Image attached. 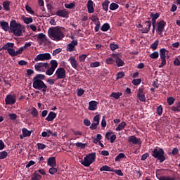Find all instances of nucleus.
Returning a JSON list of instances; mask_svg holds the SVG:
<instances>
[{
  "mask_svg": "<svg viewBox=\"0 0 180 180\" xmlns=\"http://www.w3.org/2000/svg\"><path fill=\"white\" fill-rule=\"evenodd\" d=\"M122 93L120 92H112L110 96H112V98H114L115 99H119V98H120L122 96Z\"/></svg>",
  "mask_w": 180,
  "mask_h": 180,
  "instance_id": "nucleus-35",
  "label": "nucleus"
},
{
  "mask_svg": "<svg viewBox=\"0 0 180 180\" xmlns=\"http://www.w3.org/2000/svg\"><path fill=\"white\" fill-rule=\"evenodd\" d=\"M88 57V55L86 54H82L79 56V60L80 63H84L85 61V59Z\"/></svg>",
  "mask_w": 180,
  "mask_h": 180,
  "instance_id": "nucleus-51",
  "label": "nucleus"
},
{
  "mask_svg": "<svg viewBox=\"0 0 180 180\" xmlns=\"http://www.w3.org/2000/svg\"><path fill=\"white\" fill-rule=\"evenodd\" d=\"M6 105H15L16 103V97L8 94L5 98Z\"/></svg>",
  "mask_w": 180,
  "mask_h": 180,
  "instance_id": "nucleus-12",
  "label": "nucleus"
},
{
  "mask_svg": "<svg viewBox=\"0 0 180 180\" xmlns=\"http://www.w3.org/2000/svg\"><path fill=\"white\" fill-rule=\"evenodd\" d=\"M87 11L89 13H94V12H95V8H94V1L92 0H89L87 1Z\"/></svg>",
  "mask_w": 180,
  "mask_h": 180,
  "instance_id": "nucleus-17",
  "label": "nucleus"
},
{
  "mask_svg": "<svg viewBox=\"0 0 180 180\" xmlns=\"http://www.w3.org/2000/svg\"><path fill=\"white\" fill-rule=\"evenodd\" d=\"M122 158H126V155L124 153H120L115 157V161L119 162Z\"/></svg>",
  "mask_w": 180,
  "mask_h": 180,
  "instance_id": "nucleus-42",
  "label": "nucleus"
},
{
  "mask_svg": "<svg viewBox=\"0 0 180 180\" xmlns=\"http://www.w3.org/2000/svg\"><path fill=\"white\" fill-rule=\"evenodd\" d=\"M150 17L152 18L153 26H155V20L160 18V14L156 13L155 14L150 13Z\"/></svg>",
  "mask_w": 180,
  "mask_h": 180,
  "instance_id": "nucleus-28",
  "label": "nucleus"
},
{
  "mask_svg": "<svg viewBox=\"0 0 180 180\" xmlns=\"http://www.w3.org/2000/svg\"><path fill=\"white\" fill-rule=\"evenodd\" d=\"M31 115L33 116V117H37V116H39V111H37L36 108L32 107L31 108Z\"/></svg>",
  "mask_w": 180,
  "mask_h": 180,
  "instance_id": "nucleus-34",
  "label": "nucleus"
},
{
  "mask_svg": "<svg viewBox=\"0 0 180 180\" xmlns=\"http://www.w3.org/2000/svg\"><path fill=\"white\" fill-rule=\"evenodd\" d=\"M48 33L49 37H50L51 40H54L55 41H60L65 37V35L64 34V32H63V30L57 27L50 28L48 31Z\"/></svg>",
  "mask_w": 180,
  "mask_h": 180,
  "instance_id": "nucleus-3",
  "label": "nucleus"
},
{
  "mask_svg": "<svg viewBox=\"0 0 180 180\" xmlns=\"http://www.w3.org/2000/svg\"><path fill=\"white\" fill-rule=\"evenodd\" d=\"M167 53H168V51L164 48L160 50V56L162 62L161 64L159 65V68H162V67L167 65Z\"/></svg>",
  "mask_w": 180,
  "mask_h": 180,
  "instance_id": "nucleus-7",
  "label": "nucleus"
},
{
  "mask_svg": "<svg viewBox=\"0 0 180 180\" xmlns=\"http://www.w3.org/2000/svg\"><path fill=\"white\" fill-rule=\"evenodd\" d=\"M54 75L56 77V79H64L66 76L65 69L64 68H58Z\"/></svg>",
  "mask_w": 180,
  "mask_h": 180,
  "instance_id": "nucleus-9",
  "label": "nucleus"
},
{
  "mask_svg": "<svg viewBox=\"0 0 180 180\" xmlns=\"http://www.w3.org/2000/svg\"><path fill=\"white\" fill-rule=\"evenodd\" d=\"M37 39L39 40H44V39H46V34L40 33L38 34Z\"/></svg>",
  "mask_w": 180,
  "mask_h": 180,
  "instance_id": "nucleus-63",
  "label": "nucleus"
},
{
  "mask_svg": "<svg viewBox=\"0 0 180 180\" xmlns=\"http://www.w3.org/2000/svg\"><path fill=\"white\" fill-rule=\"evenodd\" d=\"M50 65H49L48 63H37L34 65V69L36 70V71H38V72H45L46 70H47V68H49Z\"/></svg>",
  "mask_w": 180,
  "mask_h": 180,
  "instance_id": "nucleus-6",
  "label": "nucleus"
},
{
  "mask_svg": "<svg viewBox=\"0 0 180 180\" xmlns=\"http://www.w3.org/2000/svg\"><path fill=\"white\" fill-rule=\"evenodd\" d=\"M56 173H57V168L52 167L49 169V174H51V175H54Z\"/></svg>",
  "mask_w": 180,
  "mask_h": 180,
  "instance_id": "nucleus-56",
  "label": "nucleus"
},
{
  "mask_svg": "<svg viewBox=\"0 0 180 180\" xmlns=\"http://www.w3.org/2000/svg\"><path fill=\"white\" fill-rule=\"evenodd\" d=\"M83 94H85V90L82 89L77 90V96H81Z\"/></svg>",
  "mask_w": 180,
  "mask_h": 180,
  "instance_id": "nucleus-64",
  "label": "nucleus"
},
{
  "mask_svg": "<svg viewBox=\"0 0 180 180\" xmlns=\"http://www.w3.org/2000/svg\"><path fill=\"white\" fill-rule=\"evenodd\" d=\"M149 57L150 58L155 60L158 58V57H160V53H158V51H154L153 53L149 55Z\"/></svg>",
  "mask_w": 180,
  "mask_h": 180,
  "instance_id": "nucleus-38",
  "label": "nucleus"
},
{
  "mask_svg": "<svg viewBox=\"0 0 180 180\" xmlns=\"http://www.w3.org/2000/svg\"><path fill=\"white\" fill-rule=\"evenodd\" d=\"M160 43V41L156 40L151 45H150V49H152V50H157V49H158V44Z\"/></svg>",
  "mask_w": 180,
  "mask_h": 180,
  "instance_id": "nucleus-39",
  "label": "nucleus"
},
{
  "mask_svg": "<svg viewBox=\"0 0 180 180\" xmlns=\"http://www.w3.org/2000/svg\"><path fill=\"white\" fill-rule=\"evenodd\" d=\"M47 165L49 167H56L57 165V161L56 157H51L48 159Z\"/></svg>",
  "mask_w": 180,
  "mask_h": 180,
  "instance_id": "nucleus-22",
  "label": "nucleus"
},
{
  "mask_svg": "<svg viewBox=\"0 0 180 180\" xmlns=\"http://www.w3.org/2000/svg\"><path fill=\"white\" fill-rule=\"evenodd\" d=\"M37 147H38V150H44V148H46L47 147V146L41 143H38L37 144Z\"/></svg>",
  "mask_w": 180,
  "mask_h": 180,
  "instance_id": "nucleus-55",
  "label": "nucleus"
},
{
  "mask_svg": "<svg viewBox=\"0 0 180 180\" xmlns=\"http://www.w3.org/2000/svg\"><path fill=\"white\" fill-rule=\"evenodd\" d=\"M100 120H101V115H96L93 119L92 124L90 126V129L96 130V129H98V126L99 125Z\"/></svg>",
  "mask_w": 180,
  "mask_h": 180,
  "instance_id": "nucleus-10",
  "label": "nucleus"
},
{
  "mask_svg": "<svg viewBox=\"0 0 180 180\" xmlns=\"http://www.w3.org/2000/svg\"><path fill=\"white\" fill-rule=\"evenodd\" d=\"M30 46H32V43L26 42L24 45V46H22L20 49H22V51H23L24 50H26V49H29V47H30Z\"/></svg>",
  "mask_w": 180,
  "mask_h": 180,
  "instance_id": "nucleus-58",
  "label": "nucleus"
},
{
  "mask_svg": "<svg viewBox=\"0 0 180 180\" xmlns=\"http://www.w3.org/2000/svg\"><path fill=\"white\" fill-rule=\"evenodd\" d=\"M137 98L141 101V102H146V95H144V92L143 91V89H139L138 94H137Z\"/></svg>",
  "mask_w": 180,
  "mask_h": 180,
  "instance_id": "nucleus-16",
  "label": "nucleus"
},
{
  "mask_svg": "<svg viewBox=\"0 0 180 180\" xmlns=\"http://www.w3.org/2000/svg\"><path fill=\"white\" fill-rule=\"evenodd\" d=\"M8 116L11 120H16V119H18V115L15 113H10Z\"/></svg>",
  "mask_w": 180,
  "mask_h": 180,
  "instance_id": "nucleus-59",
  "label": "nucleus"
},
{
  "mask_svg": "<svg viewBox=\"0 0 180 180\" xmlns=\"http://www.w3.org/2000/svg\"><path fill=\"white\" fill-rule=\"evenodd\" d=\"M105 63L106 64H115V59H113V58H108L106 60H105Z\"/></svg>",
  "mask_w": 180,
  "mask_h": 180,
  "instance_id": "nucleus-53",
  "label": "nucleus"
},
{
  "mask_svg": "<svg viewBox=\"0 0 180 180\" xmlns=\"http://www.w3.org/2000/svg\"><path fill=\"white\" fill-rule=\"evenodd\" d=\"M65 8H67V9H72V8H75V4L70 3L69 4H65Z\"/></svg>",
  "mask_w": 180,
  "mask_h": 180,
  "instance_id": "nucleus-57",
  "label": "nucleus"
},
{
  "mask_svg": "<svg viewBox=\"0 0 180 180\" xmlns=\"http://www.w3.org/2000/svg\"><path fill=\"white\" fill-rule=\"evenodd\" d=\"M23 22H24V23H25V25H29L30 23H33V18H32V17H30V18L25 17V18H23Z\"/></svg>",
  "mask_w": 180,
  "mask_h": 180,
  "instance_id": "nucleus-36",
  "label": "nucleus"
},
{
  "mask_svg": "<svg viewBox=\"0 0 180 180\" xmlns=\"http://www.w3.org/2000/svg\"><path fill=\"white\" fill-rule=\"evenodd\" d=\"M14 46H15V44L8 42L2 46L1 50H7V51H8V50H11V49H13Z\"/></svg>",
  "mask_w": 180,
  "mask_h": 180,
  "instance_id": "nucleus-24",
  "label": "nucleus"
},
{
  "mask_svg": "<svg viewBox=\"0 0 180 180\" xmlns=\"http://www.w3.org/2000/svg\"><path fill=\"white\" fill-rule=\"evenodd\" d=\"M56 117H57V113L51 111L49 113L45 120H46V122H53V120H54V119H56Z\"/></svg>",
  "mask_w": 180,
  "mask_h": 180,
  "instance_id": "nucleus-19",
  "label": "nucleus"
},
{
  "mask_svg": "<svg viewBox=\"0 0 180 180\" xmlns=\"http://www.w3.org/2000/svg\"><path fill=\"white\" fill-rule=\"evenodd\" d=\"M46 78L44 75L38 74L33 77L32 79V87L34 89H37L38 91H41L44 95H46V92L49 91L47 85L43 82V79Z\"/></svg>",
  "mask_w": 180,
  "mask_h": 180,
  "instance_id": "nucleus-1",
  "label": "nucleus"
},
{
  "mask_svg": "<svg viewBox=\"0 0 180 180\" xmlns=\"http://www.w3.org/2000/svg\"><path fill=\"white\" fill-rule=\"evenodd\" d=\"M22 133L25 137H30L32 134V131H29L27 130V129L23 128L22 130Z\"/></svg>",
  "mask_w": 180,
  "mask_h": 180,
  "instance_id": "nucleus-31",
  "label": "nucleus"
},
{
  "mask_svg": "<svg viewBox=\"0 0 180 180\" xmlns=\"http://www.w3.org/2000/svg\"><path fill=\"white\" fill-rule=\"evenodd\" d=\"M164 154H165V153L162 148H155L153 151L152 156L154 157V158H158L160 162H164V161H165Z\"/></svg>",
  "mask_w": 180,
  "mask_h": 180,
  "instance_id": "nucleus-5",
  "label": "nucleus"
},
{
  "mask_svg": "<svg viewBox=\"0 0 180 180\" xmlns=\"http://www.w3.org/2000/svg\"><path fill=\"white\" fill-rule=\"evenodd\" d=\"M57 67H58V63H57V60H51V68L56 70Z\"/></svg>",
  "mask_w": 180,
  "mask_h": 180,
  "instance_id": "nucleus-41",
  "label": "nucleus"
},
{
  "mask_svg": "<svg viewBox=\"0 0 180 180\" xmlns=\"http://www.w3.org/2000/svg\"><path fill=\"white\" fill-rule=\"evenodd\" d=\"M8 157V152L6 151H2L0 152V160H4Z\"/></svg>",
  "mask_w": 180,
  "mask_h": 180,
  "instance_id": "nucleus-52",
  "label": "nucleus"
},
{
  "mask_svg": "<svg viewBox=\"0 0 180 180\" xmlns=\"http://www.w3.org/2000/svg\"><path fill=\"white\" fill-rule=\"evenodd\" d=\"M0 26L4 32H8L9 29V24L6 21H1Z\"/></svg>",
  "mask_w": 180,
  "mask_h": 180,
  "instance_id": "nucleus-26",
  "label": "nucleus"
},
{
  "mask_svg": "<svg viewBox=\"0 0 180 180\" xmlns=\"http://www.w3.org/2000/svg\"><path fill=\"white\" fill-rule=\"evenodd\" d=\"M96 67H101V62H94L90 63V68H96Z\"/></svg>",
  "mask_w": 180,
  "mask_h": 180,
  "instance_id": "nucleus-47",
  "label": "nucleus"
},
{
  "mask_svg": "<svg viewBox=\"0 0 180 180\" xmlns=\"http://www.w3.org/2000/svg\"><path fill=\"white\" fill-rule=\"evenodd\" d=\"M31 179L32 180H40V179H41V175H40L39 173L34 172L32 174Z\"/></svg>",
  "mask_w": 180,
  "mask_h": 180,
  "instance_id": "nucleus-37",
  "label": "nucleus"
},
{
  "mask_svg": "<svg viewBox=\"0 0 180 180\" xmlns=\"http://www.w3.org/2000/svg\"><path fill=\"white\" fill-rule=\"evenodd\" d=\"M158 115L161 116L162 115V105H160L157 108Z\"/></svg>",
  "mask_w": 180,
  "mask_h": 180,
  "instance_id": "nucleus-62",
  "label": "nucleus"
},
{
  "mask_svg": "<svg viewBox=\"0 0 180 180\" xmlns=\"http://www.w3.org/2000/svg\"><path fill=\"white\" fill-rule=\"evenodd\" d=\"M69 61H70L72 68H75V70H77V68H78V63L77 62V59H75V57L71 56L69 58Z\"/></svg>",
  "mask_w": 180,
  "mask_h": 180,
  "instance_id": "nucleus-23",
  "label": "nucleus"
},
{
  "mask_svg": "<svg viewBox=\"0 0 180 180\" xmlns=\"http://www.w3.org/2000/svg\"><path fill=\"white\" fill-rule=\"evenodd\" d=\"M159 180H175V178L169 176H162L159 178Z\"/></svg>",
  "mask_w": 180,
  "mask_h": 180,
  "instance_id": "nucleus-50",
  "label": "nucleus"
},
{
  "mask_svg": "<svg viewBox=\"0 0 180 180\" xmlns=\"http://www.w3.org/2000/svg\"><path fill=\"white\" fill-rule=\"evenodd\" d=\"M112 172H115L117 175H119V176H123V172L120 169H115Z\"/></svg>",
  "mask_w": 180,
  "mask_h": 180,
  "instance_id": "nucleus-60",
  "label": "nucleus"
},
{
  "mask_svg": "<svg viewBox=\"0 0 180 180\" xmlns=\"http://www.w3.org/2000/svg\"><path fill=\"white\" fill-rule=\"evenodd\" d=\"M95 160H96V153H91L84 157V159L81 162V164L82 165H84V167H89L91 164L94 162Z\"/></svg>",
  "mask_w": 180,
  "mask_h": 180,
  "instance_id": "nucleus-4",
  "label": "nucleus"
},
{
  "mask_svg": "<svg viewBox=\"0 0 180 180\" xmlns=\"http://www.w3.org/2000/svg\"><path fill=\"white\" fill-rule=\"evenodd\" d=\"M158 28L157 32L158 34H162V32L164 30H165V25H167V22L164 20H160L157 22Z\"/></svg>",
  "mask_w": 180,
  "mask_h": 180,
  "instance_id": "nucleus-11",
  "label": "nucleus"
},
{
  "mask_svg": "<svg viewBox=\"0 0 180 180\" xmlns=\"http://www.w3.org/2000/svg\"><path fill=\"white\" fill-rule=\"evenodd\" d=\"M54 136V134H53V132H51V131L50 129H47L46 131H43L41 133V136L42 137H50V135Z\"/></svg>",
  "mask_w": 180,
  "mask_h": 180,
  "instance_id": "nucleus-33",
  "label": "nucleus"
},
{
  "mask_svg": "<svg viewBox=\"0 0 180 180\" xmlns=\"http://www.w3.org/2000/svg\"><path fill=\"white\" fill-rule=\"evenodd\" d=\"M110 29V25L108 23H105L101 27L102 32H108Z\"/></svg>",
  "mask_w": 180,
  "mask_h": 180,
  "instance_id": "nucleus-40",
  "label": "nucleus"
},
{
  "mask_svg": "<svg viewBox=\"0 0 180 180\" xmlns=\"http://www.w3.org/2000/svg\"><path fill=\"white\" fill-rule=\"evenodd\" d=\"M91 20L94 22V25L101 22V21H99V18L96 15H92L91 18Z\"/></svg>",
  "mask_w": 180,
  "mask_h": 180,
  "instance_id": "nucleus-43",
  "label": "nucleus"
},
{
  "mask_svg": "<svg viewBox=\"0 0 180 180\" xmlns=\"http://www.w3.org/2000/svg\"><path fill=\"white\" fill-rule=\"evenodd\" d=\"M109 4H110V1L109 0H105L103 4V9L105 11V12H108L109 10Z\"/></svg>",
  "mask_w": 180,
  "mask_h": 180,
  "instance_id": "nucleus-29",
  "label": "nucleus"
},
{
  "mask_svg": "<svg viewBox=\"0 0 180 180\" xmlns=\"http://www.w3.org/2000/svg\"><path fill=\"white\" fill-rule=\"evenodd\" d=\"M10 30L14 36L19 37L23 34L24 32H25L26 27L20 23H18L16 20H13L10 22Z\"/></svg>",
  "mask_w": 180,
  "mask_h": 180,
  "instance_id": "nucleus-2",
  "label": "nucleus"
},
{
  "mask_svg": "<svg viewBox=\"0 0 180 180\" xmlns=\"http://www.w3.org/2000/svg\"><path fill=\"white\" fill-rule=\"evenodd\" d=\"M151 28V21H146L143 23V28L141 29V33L147 34Z\"/></svg>",
  "mask_w": 180,
  "mask_h": 180,
  "instance_id": "nucleus-14",
  "label": "nucleus"
},
{
  "mask_svg": "<svg viewBox=\"0 0 180 180\" xmlns=\"http://www.w3.org/2000/svg\"><path fill=\"white\" fill-rule=\"evenodd\" d=\"M119 8V5L116 3H112L110 5V11H116Z\"/></svg>",
  "mask_w": 180,
  "mask_h": 180,
  "instance_id": "nucleus-45",
  "label": "nucleus"
},
{
  "mask_svg": "<svg viewBox=\"0 0 180 180\" xmlns=\"http://www.w3.org/2000/svg\"><path fill=\"white\" fill-rule=\"evenodd\" d=\"M56 71L55 69H53V68H49L48 70H46V75H53V74H54V72Z\"/></svg>",
  "mask_w": 180,
  "mask_h": 180,
  "instance_id": "nucleus-44",
  "label": "nucleus"
},
{
  "mask_svg": "<svg viewBox=\"0 0 180 180\" xmlns=\"http://www.w3.org/2000/svg\"><path fill=\"white\" fill-rule=\"evenodd\" d=\"M75 46H78V41L77 39L72 41L71 43L68 44L67 51H69L70 53L75 51Z\"/></svg>",
  "mask_w": 180,
  "mask_h": 180,
  "instance_id": "nucleus-13",
  "label": "nucleus"
},
{
  "mask_svg": "<svg viewBox=\"0 0 180 180\" xmlns=\"http://www.w3.org/2000/svg\"><path fill=\"white\" fill-rule=\"evenodd\" d=\"M76 147H77V148H82L84 149L85 148V147H86V143H82L81 142H77L75 143Z\"/></svg>",
  "mask_w": 180,
  "mask_h": 180,
  "instance_id": "nucleus-46",
  "label": "nucleus"
},
{
  "mask_svg": "<svg viewBox=\"0 0 180 180\" xmlns=\"http://www.w3.org/2000/svg\"><path fill=\"white\" fill-rule=\"evenodd\" d=\"M61 51H63V49H61V48L56 49L53 51L52 55L57 56V54L61 53Z\"/></svg>",
  "mask_w": 180,
  "mask_h": 180,
  "instance_id": "nucleus-61",
  "label": "nucleus"
},
{
  "mask_svg": "<svg viewBox=\"0 0 180 180\" xmlns=\"http://www.w3.org/2000/svg\"><path fill=\"white\" fill-rule=\"evenodd\" d=\"M25 10L28 13H30V15H33L34 13V11H33V9H32V7H30V6L29 5L25 6Z\"/></svg>",
  "mask_w": 180,
  "mask_h": 180,
  "instance_id": "nucleus-49",
  "label": "nucleus"
},
{
  "mask_svg": "<svg viewBox=\"0 0 180 180\" xmlns=\"http://www.w3.org/2000/svg\"><path fill=\"white\" fill-rule=\"evenodd\" d=\"M133 85H140L141 84V79H134L132 80Z\"/></svg>",
  "mask_w": 180,
  "mask_h": 180,
  "instance_id": "nucleus-54",
  "label": "nucleus"
},
{
  "mask_svg": "<svg viewBox=\"0 0 180 180\" xmlns=\"http://www.w3.org/2000/svg\"><path fill=\"white\" fill-rule=\"evenodd\" d=\"M51 60V55L49 53H39L34 58V61H47Z\"/></svg>",
  "mask_w": 180,
  "mask_h": 180,
  "instance_id": "nucleus-8",
  "label": "nucleus"
},
{
  "mask_svg": "<svg viewBox=\"0 0 180 180\" xmlns=\"http://www.w3.org/2000/svg\"><path fill=\"white\" fill-rule=\"evenodd\" d=\"M129 143H132V144H141V141L140 139H138L135 136H131L129 137Z\"/></svg>",
  "mask_w": 180,
  "mask_h": 180,
  "instance_id": "nucleus-20",
  "label": "nucleus"
},
{
  "mask_svg": "<svg viewBox=\"0 0 180 180\" xmlns=\"http://www.w3.org/2000/svg\"><path fill=\"white\" fill-rule=\"evenodd\" d=\"M11 1H5L3 3V8H4V10L6 11H10L11 8Z\"/></svg>",
  "mask_w": 180,
  "mask_h": 180,
  "instance_id": "nucleus-30",
  "label": "nucleus"
},
{
  "mask_svg": "<svg viewBox=\"0 0 180 180\" xmlns=\"http://www.w3.org/2000/svg\"><path fill=\"white\" fill-rule=\"evenodd\" d=\"M167 103L171 106V105H174L175 103V98L174 97H168L167 99Z\"/></svg>",
  "mask_w": 180,
  "mask_h": 180,
  "instance_id": "nucleus-48",
  "label": "nucleus"
},
{
  "mask_svg": "<svg viewBox=\"0 0 180 180\" xmlns=\"http://www.w3.org/2000/svg\"><path fill=\"white\" fill-rule=\"evenodd\" d=\"M114 58H115V63L117 65V67H123L124 65V61L123 60L120 59L119 57L116 56H113Z\"/></svg>",
  "mask_w": 180,
  "mask_h": 180,
  "instance_id": "nucleus-25",
  "label": "nucleus"
},
{
  "mask_svg": "<svg viewBox=\"0 0 180 180\" xmlns=\"http://www.w3.org/2000/svg\"><path fill=\"white\" fill-rule=\"evenodd\" d=\"M98 108V102L91 101L89 103V110H96Z\"/></svg>",
  "mask_w": 180,
  "mask_h": 180,
  "instance_id": "nucleus-21",
  "label": "nucleus"
},
{
  "mask_svg": "<svg viewBox=\"0 0 180 180\" xmlns=\"http://www.w3.org/2000/svg\"><path fill=\"white\" fill-rule=\"evenodd\" d=\"M8 53L11 57H16V56H19V54H22V53H23V48H20L16 51L13 48H11L8 51Z\"/></svg>",
  "mask_w": 180,
  "mask_h": 180,
  "instance_id": "nucleus-15",
  "label": "nucleus"
},
{
  "mask_svg": "<svg viewBox=\"0 0 180 180\" xmlns=\"http://www.w3.org/2000/svg\"><path fill=\"white\" fill-rule=\"evenodd\" d=\"M56 16H60V18H68V11L65 10H59L56 13Z\"/></svg>",
  "mask_w": 180,
  "mask_h": 180,
  "instance_id": "nucleus-18",
  "label": "nucleus"
},
{
  "mask_svg": "<svg viewBox=\"0 0 180 180\" xmlns=\"http://www.w3.org/2000/svg\"><path fill=\"white\" fill-rule=\"evenodd\" d=\"M126 126H127V123H126V122H122L118 124L117 127L116 128V131H120L123 130V129H124Z\"/></svg>",
  "mask_w": 180,
  "mask_h": 180,
  "instance_id": "nucleus-27",
  "label": "nucleus"
},
{
  "mask_svg": "<svg viewBox=\"0 0 180 180\" xmlns=\"http://www.w3.org/2000/svg\"><path fill=\"white\" fill-rule=\"evenodd\" d=\"M100 171H108L109 172H112L114 171V169L108 165H104L100 169Z\"/></svg>",
  "mask_w": 180,
  "mask_h": 180,
  "instance_id": "nucleus-32",
  "label": "nucleus"
}]
</instances>
